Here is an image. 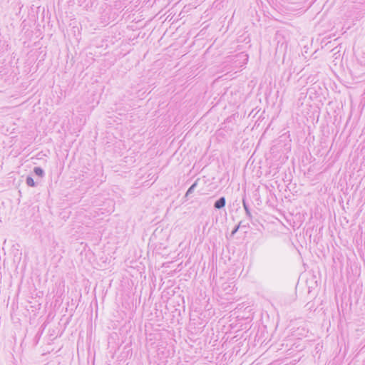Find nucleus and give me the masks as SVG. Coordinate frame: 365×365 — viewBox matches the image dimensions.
I'll return each mask as SVG.
<instances>
[{"label":"nucleus","mask_w":365,"mask_h":365,"mask_svg":"<svg viewBox=\"0 0 365 365\" xmlns=\"http://www.w3.org/2000/svg\"><path fill=\"white\" fill-rule=\"evenodd\" d=\"M242 224V221L239 223V225H236L232 231L231 232V237L234 236L235 233L238 231L239 228L240 227Z\"/></svg>","instance_id":"obj_7"},{"label":"nucleus","mask_w":365,"mask_h":365,"mask_svg":"<svg viewBox=\"0 0 365 365\" xmlns=\"http://www.w3.org/2000/svg\"><path fill=\"white\" fill-rule=\"evenodd\" d=\"M125 262L127 264H130L131 267H133V260H130V257H128L127 259H125Z\"/></svg>","instance_id":"obj_8"},{"label":"nucleus","mask_w":365,"mask_h":365,"mask_svg":"<svg viewBox=\"0 0 365 365\" xmlns=\"http://www.w3.org/2000/svg\"><path fill=\"white\" fill-rule=\"evenodd\" d=\"M228 287H230V285H226V287H225L223 289L225 290H227L228 289Z\"/></svg>","instance_id":"obj_12"},{"label":"nucleus","mask_w":365,"mask_h":365,"mask_svg":"<svg viewBox=\"0 0 365 365\" xmlns=\"http://www.w3.org/2000/svg\"><path fill=\"white\" fill-rule=\"evenodd\" d=\"M248 227V224H247V225H243L242 223L241 224V226H240V227H244V228H246V227Z\"/></svg>","instance_id":"obj_10"},{"label":"nucleus","mask_w":365,"mask_h":365,"mask_svg":"<svg viewBox=\"0 0 365 365\" xmlns=\"http://www.w3.org/2000/svg\"><path fill=\"white\" fill-rule=\"evenodd\" d=\"M242 205H243V207H244V209H245V211L246 215L248 217V218H249L250 220H252V214H251V212H250V210L249 206H248V205L247 204V202H246V200H245V197L242 199Z\"/></svg>","instance_id":"obj_3"},{"label":"nucleus","mask_w":365,"mask_h":365,"mask_svg":"<svg viewBox=\"0 0 365 365\" xmlns=\"http://www.w3.org/2000/svg\"><path fill=\"white\" fill-rule=\"evenodd\" d=\"M299 253L301 255V258L302 259L304 265H305L306 264L304 262V257L301 255V252H299Z\"/></svg>","instance_id":"obj_11"},{"label":"nucleus","mask_w":365,"mask_h":365,"mask_svg":"<svg viewBox=\"0 0 365 365\" xmlns=\"http://www.w3.org/2000/svg\"><path fill=\"white\" fill-rule=\"evenodd\" d=\"M26 182L27 184V185L30 186V187H34L36 185V183L33 179V178H31V176H28L26 179Z\"/></svg>","instance_id":"obj_6"},{"label":"nucleus","mask_w":365,"mask_h":365,"mask_svg":"<svg viewBox=\"0 0 365 365\" xmlns=\"http://www.w3.org/2000/svg\"><path fill=\"white\" fill-rule=\"evenodd\" d=\"M226 200L225 197H220L214 204V207L215 209L220 210L223 208L225 206Z\"/></svg>","instance_id":"obj_2"},{"label":"nucleus","mask_w":365,"mask_h":365,"mask_svg":"<svg viewBox=\"0 0 365 365\" xmlns=\"http://www.w3.org/2000/svg\"><path fill=\"white\" fill-rule=\"evenodd\" d=\"M34 173L39 177H43L44 175V171L40 167H35L34 168Z\"/></svg>","instance_id":"obj_5"},{"label":"nucleus","mask_w":365,"mask_h":365,"mask_svg":"<svg viewBox=\"0 0 365 365\" xmlns=\"http://www.w3.org/2000/svg\"><path fill=\"white\" fill-rule=\"evenodd\" d=\"M197 180H196L189 188L188 190H187L186 193H185V197H188L189 195H190L193 192L194 190H195V188L197 187Z\"/></svg>","instance_id":"obj_4"},{"label":"nucleus","mask_w":365,"mask_h":365,"mask_svg":"<svg viewBox=\"0 0 365 365\" xmlns=\"http://www.w3.org/2000/svg\"><path fill=\"white\" fill-rule=\"evenodd\" d=\"M308 287V293L311 294L313 290L317 287V281L315 279V276H312L310 279L307 280Z\"/></svg>","instance_id":"obj_1"},{"label":"nucleus","mask_w":365,"mask_h":365,"mask_svg":"<svg viewBox=\"0 0 365 365\" xmlns=\"http://www.w3.org/2000/svg\"><path fill=\"white\" fill-rule=\"evenodd\" d=\"M222 255L225 256V257H229L230 258V256H229V254L230 253V252H222Z\"/></svg>","instance_id":"obj_9"}]
</instances>
